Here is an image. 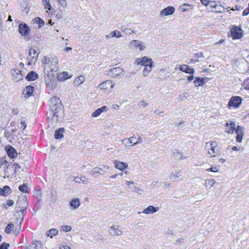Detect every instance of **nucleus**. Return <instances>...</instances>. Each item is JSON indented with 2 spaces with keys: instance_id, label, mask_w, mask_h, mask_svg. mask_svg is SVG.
I'll return each instance as SVG.
<instances>
[{
  "instance_id": "1",
  "label": "nucleus",
  "mask_w": 249,
  "mask_h": 249,
  "mask_svg": "<svg viewBox=\"0 0 249 249\" xmlns=\"http://www.w3.org/2000/svg\"><path fill=\"white\" fill-rule=\"evenodd\" d=\"M44 66V75L50 77H54V72H56L58 69V60L56 57L53 56L50 58L44 57L42 60Z\"/></svg>"
},
{
  "instance_id": "2",
  "label": "nucleus",
  "mask_w": 249,
  "mask_h": 249,
  "mask_svg": "<svg viewBox=\"0 0 249 249\" xmlns=\"http://www.w3.org/2000/svg\"><path fill=\"white\" fill-rule=\"evenodd\" d=\"M50 106L53 113L52 119L58 121L59 114L62 111L63 106L61 100L58 97H53L50 100Z\"/></svg>"
},
{
  "instance_id": "3",
  "label": "nucleus",
  "mask_w": 249,
  "mask_h": 249,
  "mask_svg": "<svg viewBox=\"0 0 249 249\" xmlns=\"http://www.w3.org/2000/svg\"><path fill=\"white\" fill-rule=\"evenodd\" d=\"M206 147L208 148V154L211 157H215L218 154L217 144L215 142L211 141L206 143Z\"/></svg>"
},
{
  "instance_id": "4",
  "label": "nucleus",
  "mask_w": 249,
  "mask_h": 249,
  "mask_svg": "<svg viewBox=\"0 0 249 249\" xmlns=\"http://www.w3.org/2000/svg\"><path fill=\"white\" fill-rule=\"evenodd\" d=\"M39 53L36 52L35 48L30 49L27 57L28 65L31 66L33 63H35L38 58Z\"/></svg>"
},
{
  "instance_id": "5",
  "label": "nucleus",
  "mask_w": 249,
  "mask_h": 249,
  "mask_svg": "<svg viewBox=\"0 0 249 249\" xmlns=\"http://www.w3.org/2000/svg\"><path fill=\"white\" fill-rule=\"evenodd\" d=\"M16 205L17 207L21 209L19 212L23 213L26 211L28 206L26 197L24 196L19 197L17 201Z\"/></svg>"
},
{
  "instance_id": "6",
  "label": "nucleus",
  "mask_w": 249,
  "mask_h": 249,
  "mask_svg": "<svg viewBox=\"0 0 249 249\" xmlns=\"http://www.w3.org/2000/svg\"><path fill=\"white\" fill-rule=\"evenodd\" d=\"M153 61L152 59L148 58L146 56L142 58H137L135 60V64L137 65H142L145 67V66H149L153 65Z\"/></svg>"
},
{
  "instance_id": "7",
  "label": "nucleus",
  "mask_w": 249,
  "mask_h": 249,
  "mask_svg": "<svg viewBox=\"0 0 249 249\" xmlns=\"http://www.w3.org/2000/svg\"><path fill=\"white\" fill-rule=\"evenodd\" d=\"M242 99L239 96H233L231 98L229 103L228 106L229 107H238L241 105Z\"/></svg>"
},
{
  "instance_id": "8",
  "label": "nucleus",
  "mask_w": 249,
  "mask_h": 249,
  "mask_svg": "<svg viewBox=\"0 0 249 249\" xmlns=\"http://www.w3.org/2000/svg\"><path fill=\"white\" fill-rule=\"evenodd\" d=\"M124 70L120 67H116L110 69L108 72L109 75L112 77L119 76L123 74Z\"/></svg>"
},
{
  "instance_id": "9",
  "label": "nucleus",
  "mask_w": 249,
  "mask_h": 249,
  "mask_svg": "<svg viewBox=\"0 0 249 249\" xmlns=\"http://www.w3.org/2000/svg\"><path fill=\"white\" fill-rule=\"evenodd\" d=\"M231 35L234 39H239L242 37V30L238 27L234 26L231 29Z\"/></svg>"
},
{
  "instance_id": "10",
  "label": "nucleus",
  "mask_w": 249,
  "mask_h": 249,
  "mask_svg": "<svg viewBox=\"0 0 249 249\" xmlns=\"http://www.w3.org/2000/svg\"><path fill=\"white\" fill-rule=\"evenodd\" d=\"M130 48H139L140 51H143L145 49V46L143 43L138 40H133L130 42L129 44Z\"/></svg>"
},
{
  "instance_id": "11",
  "label": "nucleus",
  "mask_w": 249,
  "mask_h": 249,
  "mask_svg": "<svg viewBox=\"0 0 249 249\" xmlns=\"http://www.w3.org/2000/svg\"><path fill=\"white\" fill-rule=\"evenodd\" d=\"M175 11V9L174 7L169 6L160 11V16L163 17L173 15Z\"/></svg>"
},
{
  "instance_id": "12",
  "label": "nucleus",
  "mask_w": 249,
  "mask_h": 249,
  "mask_svg": "<svg viewBox=\"0 0 249 249\" xmlns=\"http://www.w3.org/2000/svg\"><path fill=\"white\" fill-rule=\"evenodd\" d=\"M101 89L106 91H111L113 88V84L111 80H107L99 85Z\"/></svg>"
},
{
  "instance_id": "13",
  "label": "nucleus",
  "mask_w": 249,
  "mask_h": 249,
  "mask_svg": "<svg viewBox=\"0 0 249 249\" xmlns=\"http://www.w3.org/2000/svg\"><path fill=\"white\" fill-rule=\"evenodd\" d=\"M54 77H49L48 76L45 75L44 79L47 86L52 89H53L56 86V81L53 79Z\"/></svg>"
},
{
  "instance_id": "14",
  "label": "nucleus",
  "mask_w": 249,
  "mask_h": 249,
  "mask_svg": "<svg viewBox=\"0 0 249 249\" xmlns=\"http://www.w3.org/2000/svg\"><path fill=\"white\" fill-rule=\"evenodd\" d=\"M30 28L26 24H20L18 26L19 33L23 36L28 35L30 33Z\"/></svg>"
},
{
  "instance_id": "15",
  "label": "nucleus",
  "mask_w": 249,
  "mask_h": 249,
  "mask_svg": "<svg viewBox=\"0 0 249 249\" xmlns=\"http://www.w3.org/2000/svg\"><path fill=\"white\" fill-rule=\"evenodd\" d=\"M109 233L111 236H119L122 234V231L119 228L118 226H111L108 230Z\"/></svg>"
},
{
  "instance_id": "16",
  "label": "nucleus",
  "mask_w": 249,
  "mask_h": 249,
  "mask_svg": "<svg viewBox=\"0 0 249 249\" xmlns=\"http://www.w3.org/2000/svg\"><path fill=\"white\" fill-rule=\"evenodd\" d=\"M244 128L240 125H238L236 129L237 134L236 140L238 142H241L244 135Z\"/></svg>"
},
{
  "instance_id": "17",
  "label": "nucleus",
  "mask_w": 249,
  "mask_h": 249,
  "mask_svg": "<svg viewBox=\"0 0 249 249\" xmlns=\"http://www.w3.org/2000/svg\"><path fill=\"white\" fill-rule=\"evenodd\" d=\"M11 74L12 75L13 80L16 82L22 79V75L21 73V71L16 69H13L11 70Z\"/></svg>"
},
{
  "instance_id": "18",
  "label": "nucleus",
  "mask_w": 249,
  "mask_h": 249,
  "mask_svg": "<svg viewBox=\"0 0 249 249\" xmlns=\"http://www.w3.org/2000/svg\"><path fill=\"white\" fill-rule=\"evenodd\" d=\"M34 88L32 86H28L25 87L22 92V95L25 98L31 97L33 95Z\"/></svg>"
},
{
  "instance_id": "19",
  "label": "nucleus",
  "mask_w": 249,
  "mask_h": 249,
  "mask_svg": "<svg viewBox=\"0 0 249 249\" xmlns=\"http://www.w3.org/2000/svg\"><path fill=\"white\" fill-rule=\"evenodd\" d=\"M158 210V208L154 207L153 206L150 205L147 208H145L143 210L142 212H139L138 213V214H140L141 213H143L146 214H153L154 213H156Z\"/></svg>"
},
{
  "instance_id": "20",
  "label": "nucleus",
  "mask_w": 249,
  "mask_h": 249,
  "mask_svg": "<svg viewBox=\"0 0 249 249\" xmlns=\"http://www.w3.org/2000/svg\"><path fill=\"white\" fill-rule=\"evenodd\" d=\"M6 151L8 156L12 159L15 158L18 155L16 150L11 146L7 148Z\"/></svg>"
},
{
  "instance_id": "21",
  "label": "nucleus",
  "mask_w": 249,
  "mask_h": 249,
  "mask_svg": "<svg viewBox=\"0 0 249 249\" xmlns=\"http://www.w3.org/2000/svg\"><path fill=\"white\" fill-rule=\"evenodd\" d=\"M179 70L183 72L187 73L194 74L195 72V70L193 68H189L186 65H182L179 67Z\"/></svg>"
},
{
  "instance_id": "22",
  "label": "nucleus",
  "mask_w": 249,
  "mask_h": 249,
  "mask_svg": "<svg viewBox=\"0 0 249 249\" xmlns=\"http://www.w3.org/2000/svg\"><path fill=\"white\" fill-rule=\"evenodd\" d=\"M122 35L119 31L115 30L114 31L111 32L108 35L106 36V39H109L114 37H116L117 38L121 37Z\"/></svg>"
},
{
  "instance_id": "23",
  "label": "nucleus",
  "mask_w": 249,
  "mask_h": 249,
  "mask_svg": "<svg viewBox=\"0 0 249 249\" xmlns=\"http://www.w3.org/2000/svg\"><path fill=\"white\" fill-rule=\"evenodd\" d=\"M107 107L104 106L101 107L97 109L92 113V116L93 117H98L101 114V113L107 111Z\"/></svg>"
},
{
  "instance_id": "24",
  "label": "nucleus",
  "mask_w": 249,
  "mask_h": 249,
  "mask_svg": "<svg viewBox=\"0 0 249 249\" xmlns=\"http://www.w3.org/2000/svg\"><path fill=\"white\" fill-rule=\"evenodd\" d=\"M11 192V189L8 186H5L2 189L0 188V195L3 196H7Z\"/></svg>"
},
{
  "instance_id": "25",
  "label": "nucleus",
  "mask_w": 249,
  "mask_h": 249,
  "mask_svg": "<svg viewBox=\"0 0 249 249\" xmlns=\"http://www.w3.org/2000/svg\"><path fill=\"white\" fill-rule=\"evenodd\" d=\"M38 78V74L34 71L29 72L26 76V79L28 81L35 80Z\"/></svg>"
},
{
  "instance_id": "26",
  "label": "nucleus",
  "mask_w": 249,
  "mask_h": 249,
  "mask_svg": "<svg viewBox=\"0 0 249 249\" xmlns=\"http://www.w3.org/2000/svg\"><path fill=\"white\" fill-rule=\"evenodd\" d=\"M137 140V138L135 137H131L128 139H125L123 141H122V142H125V144L126 145L128 144H132L131 146H133L137 144V143L136 142V141Z\"/></svg>"
},
{
  "instance_id": "27",
  "label": "nucleus",
  "mask_w": 249,
  "mask_h": 249,
  "mask_svg": "<svg viewBox=\"0 0 249 249\" xmlns=\"http://www.w3.org/2000/svg\"><path fill=\"white\" fill-rule=\"evenodd\" d=\"M115 168L119 169L120 170H123L127 167L128 164L125 162L122 161H116L115 162Z\"/></svg>"
},
{
  "instance_id": "28",
  "label": "nucleus",
  "mask_w": 249,
  "mask_h": 249,
  "mask_svg": "<svg viewBox=\"0 0 249 249\" xmlns=\"http://www.w3.org/2000/svg\"><path fill=\"white\" fill-rule=\"evenodd\" d=\"M64 131V128L63 127L59 128V129H56L54 132L55 138L56 139H60L62 138H63L64 136L63 135V133Z\"/></svg>"
},
{
  "instance_id": "29",
  "label": "nucleus",
  "mask_w": 249,
  "mask_h": 249,
  "mask_svg": "<svg viewBox=\"0 0 249 249\" xmlns=\"http://www.w3.org/2000/svg\"><path fill=\"white\" fill-rule=\"evenodd\" d=\"M181 176V172L180 170H176L174 172H172V173L170 176V179L171 180H175L178 178H179Z\"/></svg>"
},
{
  "instance_id": "30",
  "label": "nucleus",
  "mask_w": 249,
  "mask_h": 249,
  "mask_svg": "<svg viewBox=\"0 0 249 249\" xmlns=\"http://www.w3.org/2000/svg\"><path fill=\"white\" fill-rule=\"evenodd\" d=\"M70 205L73 209H76L80 205V201L78 198H73L70 203Z\"/></svg>"
},
{
  "instance_id": "31",
  "label": "nucleus",
  "mask_w": 249,
  "mask_h": 249,
  "mask_svg": "<svg viewBox=\"0 0 249 249\" xmlns=\"http://www.w3.org/2000/svg\"><path fill=\"white\" fill-rule=\"evenodd\" d=\"M173 156L176 159L178 160L185 159V158L183 157L182 153L179 152L178 149H177L174 150L173 152Z\"/></svg>"
},
{
  "instance_id": "32",
  "label": "nucleus",
  "mask_w": 249,
  "mask_h": 249,
  "mask_svg": "<svg viewBox=\"0 0 249 249\" xmlns=\"http://www.w3.org/2000/svg\"><path fill=\"white\" fill-rule=\"evenodd\" d=\"M69 78L68 72L67 71H63L57 76V79L59 81H64Z\"/></svg>"
},
{
  "instance_id": "33",
  "label": "nucleus",
  "mask_w": 249,
  "mask_h": 249,
  "mask_svg": "<svg viewBox=\"0 0 249 249\" xmlns=\"http://www.w3.org/2000/svg\"><path fill=\"white\" fill-rule=\"evenodd\" d=\"M126 184L128 186L127 189L133 192L136 189V184L133 181H126Z\"/></svg>"
},
{
  "instance_id": "34",
  "label": "nucleus",
  "mask_w": 249,
  "mask_h": 249,
  "mask_svg": "<svg viewBox=\"0 0 249 249\" xmlns=\"http://www.w3.org/2000/svg\"><path fill=\"white\" fill-rule=\"evenodd\" d=\"M41 245V242L39 241H35L30 246H28L26 249H39V245Z\"/></svg>"
},
{
  "instance_id": "35",
  "label": "nucleus",
  "mask_w": 249,
  "mask_h": 249,
  "mask_svg": "<svg viewBox=\"0 0 249 249\" xmlns=\"http://www.w3.org/2000/svg\"><path fill=\"white\" fill-rule=\"evenodd\" d=\"M152 66L153 65H151L149 66L147 65L144 67V68L142 71V75L143 76H147L151 72Z\"/></svg>"
},
{
  "instance_id": "36",
  "label": "nucleus",
  "mask_w": 249,
  "mask_h": 249,
  "mask_svg": "<svg viewBox=\"0 0 249 249\" xmlns=\"http://www.w3.org/2000/svg\"><path fill=\"white\" fill-rule=\"evenodd\" d=\"M194 82L196 86H200L203 84L204 80L203 78L197 77L196 78Z\"/></svg>"
},
{
  "instance_id": "37",
  "label": "nucleus",
  "mask_w": 249,
  "mask_h": 249,
  "mask_svg": "<svg viewBox=\"0 0 249 249\" xmlns=\"http://www.w3.org/2000/svg\"><path fill=\"white\" fill-rule=\"evenodd\" d=\"M58 232V231L56 229H52L48 231L47 236L52 238L53 236L56 235Z\"/></svg>"
},
{
  "instance_id": "38",
  "label": "nucleus",
  "mask_w": 249,
  "mask_h": 249,
  "mask_svg": "<svg viewBox=\"0 0 249 249\" xmlns=\"http://www.w3.org/2000/svg\"><path fill=\"white\" fill-rule=\"evenodd\" d=\"M85 80V77L84 76L81 75L76 78L74 80V83L76 85H80Z\"/></svg>"
},
{
  "instance_id": "39",
  "label": "nucleus",
  "mask_w": 249,
  "mask_h": 249,
  "mask_svg": "<svg viewBox=\"0 0 249 249\" xmlns=\"http://www.w3.org/2000/svg\"><path fill=\"white\" fill-rule=\"evenodd\" d=\"M42 3L44 6L45 9H47L49 10H51L52 7L50 3L49 0H42Z\"/></svg>"
},
{
  "instance_id": "40",
  "label": "nucleus",
  "mask_w": 249,
  "mask_h": 249,
  "mask_svg": "<svg viewBox=\"0 0 249 249\" xmlns=\"http://www.w3.org/2000/svg\"><path fill=\"white\" fill-rule=\"evenodd\" d=\"M14 225L12 223L8 224L5 229V231L6 233H10L14 230Z\"/></svg>"
},
{
  "instance_id": "41",
  "label": "nucleus",
  "mask_w": 249,
  "mask_h": 249,
  "mask_svg": "<svg viewBox=\"0 0 249 249\" xmlns=\"http://www.w3.org/2000/svg\"><path fill=\"white\" fill-rule=\"evenodd\" d=\"M27 184H23L21 185H20L19 186V190L20 191L23 192V193H27L28 190H27Z\"/></svg>"
},
{
  "instance_id": "42",
  "label": "nucleus",
  "mask_w": 249,
  "mask_h": 249,
  "mask_svg": "<svg viewBox=\"0 0 249 249\" xmlns=\"http://www.w3.org/2000/svg\"><path fill=\"white\" fill-rule=\"evenodd\" d=\"M215 9V10H212V11L213 12H214L216 13H221L222 12V10H224V8L221 5H216V8H214Z\"/></svg>"
},
{
  "instance_id": "43",
  "label": "nucleus",
  "mask_w": 249,
  "mask_h": 249,
  "mask_svg": "<svg viewBox=\"0 0 249 249\" xmlns=\"http://www.w3.org/2000/svg\"><path fill=\"white\" fill-rule=\"evenodd\" d=\"M215 183V181L213 179H207L205 181V185L206 187L208 185H211V186L212 187L213 186Z\"/></svg>"
},
{
  "instance_id": "44",
  "label": "nucleus",
  "mask_w": 249,
  "mask_h": 249,
  "mask_svg": "<svg viewBox=\"0 0 249 249\" xmlns=\"http://www.w3.org/2000/svg\"><path fill=\"white\" fill-rule=\"evenodd\" d=\"M35 21L38 24L39 27H41L44 25V22L39 18H36L35 19Z\"/></svg>"
},
{
  "instance_id": "45",
  "label": "nucleus",
  "mask_w": 249,
  "mask_h": 249,
  "mask_svg": "<svg viewBox=\"0 0 249 249\" xmlns=\"http://www.w3.org/2000/svg\"><path fill=\"white\" fill-rule=\"evenodd\" d=\"M8 162L6 160H3V159H0V169L2 166H4L6 167V168H8Z\"/></svg>"
},
{
  "instance_id": "46",
  "label": "nucleus",
  "mask_w": 249,
  "mask_h": 249,
  "mask_svg": "<svg viewBox=\"0 0 249 249\" xmlns=\"http://www.w3.org/2000/svg\"><path fill=\"white\" fill-rule=\"evenodd\" d=\"M100 170H102V168L99 167L94 168L90 172V174L94 175L97 173H100Z\"/></svg>"
},
{
  "instance_id": "47",
  "label": "nucleus",
  "mask_w": 249,
  "mask_h": 249,
  "mask_svg": "<svg viewBox=\"0 0 249 249\" xmlns=\"http://www.w3.org/2000/svg\"><path fill=\"white\" fill-rule=\"evenodd\" d=\"M9 244L6 243H2L0 246V249H8Z\"/></svg>"
},
{
  "instance_id": "48",
  "label": "nucleus",
  "mask_w": 249,
  "mask_h": 249,
  "mask_svg": "<svg viewBox=\"0 0 249 249\" xmlns=\"http://www.w3.org/2000/svg\"><path fill=\"white\" fill-rule=\"evenodd\" d=\"M184 241V238H180L176 240L174 243L176 245H178V244L182 243Z\"/></svg>"
},
{
  "instance_id": "49",
  "label": "nucleus",
  "mask_w": 249,
  "mask_h": 249,
  "mask_svg": "<svg viewBox=\"0 0 249 249\" xmlns=\"http://www.w3.org/2000/svg\"><path fill=\"white\" fill-rule=\"evenodd\" d=\"M226 125L228 127L230 126L231 127H235V124L234 123V122H233L232 121L228 122L226 123Z\"/></svg>"
},
{
  "instance_id": "50",
  "label": "nucleus",
  "mask_w": 249,
  "mask_h": 249,
  "mask_svg": "<svg viewBox=\"0 0 249 249\" xmlns=\"http://www.w3.org/2000/svg\"><path fill=\"white\" fill-rule=\"evenodd\" d=\"M63 231H69L71 230V227L68 225L62 227Z\"/></svg>"
},
{
  "instance_id": "51",
  "label": "nucleus",
  "mask_w": 249,
  "mask_h": 249,
  "mask_svg": "<svg viewBox=\"0 0 249 249\" xmlns=\"http://www.w3.org/2000/svg\"><path fill=\"white\" fill-rule=\"evenodd\" d=\"M124 32H125V33H126V34H131L132 33H134V31L132 30L130 28H127V29H125L124 30Z\"/></svg>"
},
{
  "instance_id": "52",
  "label": "nucleus",
  "mask_w": 249,
  "mask_h": 249,
  "mask_svg": "<svg viewBox=\"0 0 249 249\" xmlns=\"http://www.w3.org/2000/svg\"><path fill=\"white\" fill-rule=\"evenodd\" d=\"M133 192H136L139 194H142L143 192V191L142 190L141 188L137 187L136 186V189H135V190H134Z\"/></svg>"
},
{
  "instance_id": "53",
  "label": "nucleus",
  "mask_w": 249,
  "mask_h": 249,
  "mask_svg": "<svg viewBox=\"0 0 249 249\" xmlns=\"http://www.w3.org/2000/svg\"><path fill=\"white\" fill-rule=\"evenodd\" d=\"M243 8L240 6H235L234 8H232V9H231V10L232 11H240L241 9H243Z\"/></svg>"
},
{
  "instance_id": "54",
  "label": "nucleus",
  "mask_w": 249,
  "mask_h": 249,
  "mask_svg": "<svg viewBox=\"0 0 249 249\" xmlns=\"http://www.w3.org/2000/svg\"><path fill=\"white\" fill-rule=\"evenodd\" d=\"M201 3L205 6H208L210 3V1L209 0H200Z\"/></svg>"
},
{
  "instance_id": "55",
  "label": "nucleus",
  "mask_w": 249,
  "mask_h": 249,
  "mask_svg": "<svg viewBox=\"0 0 249 249\" xmlns=\"http://www.w3.org/2000/svg\"><path fill=\"white\" fill-rule=\"evenodd\" d=\"M207 170L211 171L213 172H217L218 171V170L217 169V167H216L210 168L209 169H208Z\"/></svg>"
},
{
  "instance_id": "56",
  "label": "nucleus",
  "mask_w": 249,
  "mask_h": 249,
  "mask_svg": "<svg viewBox=\"0 0 249 249\" xmlns=\"http://www.w3.org/2000/svg\"><path fill=\"white\" fill-rule=\"evenodd\" d=\"M249 14V8H247L245 10H244L243 13H242V16H246L247 15H248V14Z\"/></svg>"
},
{
  "instance_id": "57",
  "label": "nucleus",
  "mask_w": 249,
  "mask_h": 249,
  "mask_svg": "<svg viewBox=\"0 0 249 249\" xmlns=\"http://www.w3.org/2000/svg\"><path fill=\"white\" fill-rule=\"evenodd\" d=\"M14 201L12 199L8 200L7 201V205L9 207L12 206L14 204Z\"/></svg>"
},
{
  "instance_id": "58",
  "label": "nucleus",
  "mask_w": 249,
  "mask_h": 249,
  "mask_svg": "<svg viewBox=\"0 0 249 249\" xmlns=\"http://www.w3.org/2000/svg\"><path fill=\"white\" fill-rule=\"evenodd\" d=\"M62 11H61L60 12H59V13H58L55 15V17H56L58 19H61V18H62Z\"/></svg>"
},
{
  "instance_id": "59",
  "label": "nucleus",
  "mask_w": 249,
  "mask_h": 249,
  "mask_svg": "<svg viewBox=\"0 0 249 249\" xmlns=\"http://www.w3.org/2000/svg\"><path fill=\"white\" fill-rule=\"evenodd\" d=\"M234 130H235V127H230L229 129L228 130L226 131V132L229 134H232L233 133Z\"/></svg>"
},
{
  "instance_id": "60",
  "label": "nucleus",
  "mask_w": 249,
  "mask_h": 249,
  "mask_svg": "<svg viewBox=\"0 0 249 249\" xmlns=\"http://www.w3.org/2000/svg\"><path fill=\"white\" fill-rule=\"evenodd\" d=\"M186 93H183L182 94L179 95V100H182L186 98Z\"/></svg>"
},
{
  "instance_id": "61",
  "label": "nucleus",
  "mask_w": 249,
  "mask_h": 249,
  "mask_svg": "<svg viewBox=\"0 0 249 249\" xmlns=\"http://www.w3.org/2000/svg\"><path fill=\"white\" fill-rule=\"evenodd\" d=\"M60 249H71L68 245H61L59 247Z\"/></svg>"
},
{
  "instance_id": "62",
  "label": "nucleus",
  "mask_w": 249,
  "mask_h": 249,
  "mask_svg": "<svg viewBox=\"0 0 249 249\" xmlns=\"http://www.w3.org/2000/svg\"><path fill=\"white\" fill-rule=\"evenodd\" d=\"M18 110L17 107H14L12 109V113L14 114H17L18 113Z\"/></svg>"
},
{
  "instance_id": "63",
  "label": "nucleus",
  "mask_w": 249,
  "mask_h": 249,
  "mask_svg": "<svg viewBox=\"0 0 249 249\" xmlns=\"http://www.w3.org/2000/svg\"><path fill=\"white\" fill-rule=\"evenodd\" d=\"M209 5H210L211 8H216V6L217 4H216L214 3V2H213H213H210V3L209 4Z\"/></svg>"
},
{
  "instance_id": "64",
  "label": "nucleus",
  "mask_w": 249,
  "mask_h": 249,
  "mask_svg": "<svg viewBox=\"0 0 249 249\" xmlns=\"http://www.w3.org/2000/svg\"><path fill=\"white\" fill-rule=\"evenodd\" d=\"M142 139L141 137H138V138H137V140L136 141L135 143H137V144L142 143Z\"/></svg>"
}]
</instances>
